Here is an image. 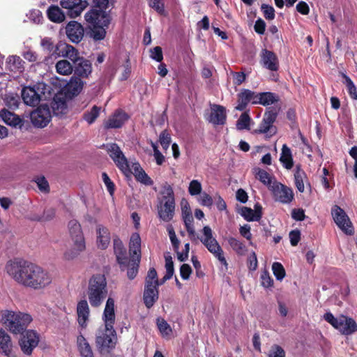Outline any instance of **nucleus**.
Returning a JSON list of instances; mask_svg holds the SVG:
<instances>
[{"label":"nucleus","instance_id":"nucleus-1","mask_svg":"<svg viewBox=\"0 0 357 357\" xmlns=\"http://www.w3.org/2000/svg\"><path fill=\"white\" fill-rule=\"evenodd\" d=\"M5 271L17 283L36 290L45 289L52 282V275L47 271L21 259L8 261Z\"/></svg>","mask_w":357,"mask_h":357},{"label":"nucleus","instance_id":"nucleus-2","mask_svg":"<svg viewBox=\"0 0 357 357\" xmlns=\"http://www.w3.org/2000/svg\"><path fill=\"white\" fill-rule=\"evenodd\" d=\"M105 326L100 328L96 336V344L98 352L102 357H107L115 347L116 333L114 328L115 323L114 300L108 298L102 314Z\"/></svg>","mask_w":357,"mask_h":357},{"label":"nucleus","instance_id":"nucleus-3","mask_svg":"<svg viewBox=\"0 0 357 357\" xmlns=\"http://www.w3.org/2000/svg\"><path fill=\"white\" fill-rule=\"evenodd\" d=\"M94 2L98 8L86 12L84 19L91 29L90 37L98 41L105 38L111 17L107 12L102 10L108 7L109 0H94Z\"/></svg>","mask_w":357,"mask_h":357},{"label":"nucleus","instance_id":"nucleus-4","mask_svg":"<svg viewBox=\"0 0 357 357\" xmlns=\"http://www.w3.org/2000/svg\"><path fill=\"white\" fill-rule=\"evenodd\" d=\"M157 210L158 217L164 222H169L174 216L175 197L172 187L165 183L158 197Z\"/></svg>","mask_w":357,"mask_h":357},{"label":"nucleus","instance_id":"nucleus-5","mask_svg":"<svg viewBox=\"0 0 357 357\" xmlns=\"http://www.w3.org/2000/svg\"><path fill=\"white\" fill-rule=\"evenodd\" d=\"M68 227L73 247L64 252L63 257L66 260H72L85 250L86 241L82 226L77 220H71Z\"/></svg>","mask_w":357,"mask_h":357},{"label":"nucleus","instance_id":"nucleus-6","mask_svg":"<svg viewBox=\"0 0 357 357\" xmlns=\"http://www.w3.org/2000/svg\"><path fill=\"white\" fill-rule=\"evenodd\" d=\"M1 321L11 333L18 334L32 321V317L26 313L6 310L2 312Z\"/></svg>","mask_w":357,"mask_h":357},{"label":"nucleus","instance_id":"nucleus-7","mask_svg":"<svg viewBox=\"0 0 357 357\" xmlns=\"http://www.w3.org/2000/svg\"><path fill=\"white\" fill-rule=\"evenodd\" d=\"M107 294V281L104 275L97 274L89 280L88 298L93 307H98Z\"/></svg>","mask_w":357,"mask_h":357},{"label":"nucleus","instance_id":"nucleus-8","mask_svg":"<svg viewBox=\"0 0 357 357\" xmlns=\"http://www.w3.org/2000/svg\"><path fill=\"white\" fill-rule=\"evenodd\" d=\"M50 86L44 82H38L33 86H25L22 90V98L26 105L37 106L42 100L50 97Z\"/></svg>","mask_w":357,"mask_h":357},{"label":"nucleus","instance_id":"nucleus-9","mask_svg":"<svg viewBox=\"0 0 357 357\" xmlns=\"http://www.w3.org/2000/svg\"><path fill=\"white\" fill-rule=\"evenodd\" d=\"M129 253L130 259L128 263L127 276L130 280H133L137 275L141 259V238L138 233H133L129 243Z\"/></svg>","mask_w":357,"mask_h":357},{"label":"nucleus","instance_id":"nucleus-10","mask_svg":"<svg viewBox=\"0 0 357 357\" xmlns=\"http://www.w3.org/2000/svg\"><path fill=\"white\" fill-rule=\"evenodd\" d=\"M202 233L203 236L199 238L201 242L222 265L227 266V262L224 256V252L217 240L213 236L211 228L209 226H204L202 229Z\"/></svg>","mask_w":357,"mask_h":357},{"label":"nucleus","instance_id":"nucleus-11","mask_svg":"<svg viewBox=\"0 0 357 357\" xmlns=\"http://www.w3.org/2000/svg\"><path fill=\"white\" fill-rule=\"evenodd\" d=\"M40 342V335L34 330L24 331L19 340V345L23 354L31 355Z\"/></svg>","mask_w":357,"mask_h":357},{"label":"nucleus","instance_id":"nucleus-12","mask_svg":"<svg viewBox=\"0 0 357 357\" xmlns=\"http://www.w3.org/2000/svg\"><path fill=\"white\" fill-rule=\"evenodd\" d=\"M106 149L116 165L124 174H127L130 172V166L127 158L121 150L120 147L115 143L107 144Z\"/></svg>","mask_w":357,"mask_h":357},{"label":"nucleus","instance_id":"nucleus-13","mask_svg":"<svg viewBox=\"0 0 357 357\" xmlns=\"http://www.w3.org/2000/svg\"><path fill=\"white\" fill-rule=\"evenodd\" d=\"M331 215L335 224L343 232L348 235L354 234L351 222L343 209L335 205L331 209Z\"/></svg>","mask_w":357,"mask_h":357},{"label":"nucleus","instance_id":"nucleus-14","mask_svg":"<svg viewBox=\"0 0 357 357\" xmlns=\"http://www.w3.org/2000/svg\"><path fill=\"white\" fill-rule=\"evenodd\" d=\"M270 190L276 202L282 204H289L294 199L292 189L277 181H273V185H271Z\"/></svg>","mask_w":357,"mask_h":357},{"label":"nucleus","instance_id":"nucleus-15","mask_svg":"<svg viewBox=\"0 0 357 357\" xmlns=\"http://www.w3.org/2000/svg\"><path fill=\"white\" fill-rule=\"evenodd\" d=\"M276 117L277 113L275 112L273 110L266 112L255 132L265 134L267 137L273 136L277 132L276 128L273 126Z\"/></svg>","mask_w":357,"mask_h":357},{"label":"nucleus","instance_id":"nucleus-16","mask_svg":"<svg viewBox=\"0 0 357 357\" xmlns=\"http://www.w3.org/2000/svg\"><path fill=\"white\" fill-rule=\"evenodd\" d=\"M30 117L34 126L44 128L50 123L52 116L49 107L42 105L31 113Z\"/></svg>","mask_w":357,"mask_h":357},{"label":"nucleus","instance_id":"nucleus-17","mask_svg":"<svg viewBox=\"0 0 357 357\" xmlns=\"http://www.w3.org/2000/svg\"><path fill=\"white\" fill-rule=\"evenodd\" d=\"M60 5L66 10L70 18H76L87 8L89 3L86 0H60Z\"/></svg>","mask_w":357,"mask_h":357},{"label":"nucleus","instance_id":"nucleus-18","mask_svg":"<svg viewBox=\"0 0 357 357\" xmlns=\"http://www.w3.org/2000/svg\"><path fill=\"white\" fill-rule=\"evenodd\" d=\"M66 33L70 41L78 43L84 36V28L80 23L70 21L66 26Z\"/></svg>","mask_w":357,"mask_h":357},{"label":"nucleus","instance_id":"nucleus-19","mask_svg":"<svg viewBox=\"0 0 357 357\" xmlns=\"http://www.w3.org/2000/svg\"><path fill=\"white\" fill-rule=\"evenodd\" d=\"M261 63L271 71H277L279 68V61L276 54L266 49L262 50L261 54Z\"/></svg>","mask_w":357,"mask_h":357},{"label":"nucleus","instance_id":"nucleus-20","mask_svg":"<svg viewBox=\"0 0 357 357\" xmlns=\"http://www.w3.org/2000/svg\"><path fill=\"white\" fill-rule=\"evenodd\" d=\"M77 322L82 329H85L89 321L90 310L86 300L80 301L77 305Z\"/></svg>","mask_w":357,"mask_h":357},{"label":"nucleus","instance_id":"nucleus-21","mask_svg":"<svg viewBox=\"0 0 357 357\" xmlns=\"http://www.w3.org/2000/svg\"><path fill=\"white\" fill-rule=\"evenodd\" d=\"M111 241L110 232L107 227L102 225H96V245L99 249L105 250Z\"/></svg>","mask_w":357,"mask_h":357},{"label":"nucleus","instance_id":"nucleus-22","mask_svg":"<svg viewBox=\"0 0 357 357\" xmlns=\"http://www.w3.org/2000/svg\"><path fill=\"white\" fill-rule=\"evenodd\" d=\"M207 120L213 125H223L226 121L225 107L218 105H212Z\"/></svg>","mask_w":357,"mask_h":357},{"label":"nucleus","instance_id":"nucleus-23","mask_svg":"<svg viewBox=\"0 0 357 357\" xmlns=\"http://www.w3.org/2000/svg\"><path fill=\"white\" fill-rule=\"evenodd\" d=\"M114 250L116 257V260L120 265V268L122 271L126 270L128 266V263L130 257L127 256L126 250L123 245V243L119 240H114Z\"/></svg>","mask_w":357,"mask_h":357},{"label":"nucleus","instance_id":"nucleus-24","mask_svg":"<svg viewBox=\"0 0 357 357\" xmlns=\"http://www.w3.org/2000/svg\"><path fill=\"white\" fill-rule=\"evenodd\" d=\"M256 93L249 89H243L238 95L237 105L236 109L238 111L244 110L248 105L251 102L254 105Z\"/></svg>","mask_w":357,"mask_h":357},{"label":"nucleus","instance_id":"nucleus-25","mask_svg":"<svg viewBox=\"0 0 357 357\" xmlns=\"http://www.w3.org/2000/svg\"><path fill=\"white\" fill-rule=\"evenodd\" d=\"M337 329L342 334L348 335L357 331V324L352 318L340 316Z\"/></svg>","mask_w":357,"mask_h":357},{"label":"nucleus","instance_id":"nucleus-26","mask_svg":"<svg viewBox=\"0 0 357 357\" xmlns=\"http://www.w3.org/2000/svg\"><path fill=\"white\" fill-rule=\"evenodd\" d=\"M59 54L69 59L74 63L79 61L81 58L79 56L78 51L72 45L66 43H61L57 45Z\"/></svg>","mask_w":357,"mask_h":357},{"label":"nucleus","instance_id":"nucleus-27","mask_svg":"<svg viewBox=\"0 0 357 357\" xmlns=\"http://www.w3.org/2000/svg\"><path fill=\"white\" fill-rule=\"evenodd\" d=\"M128 118L129 116L126 112L117 110L105 123V127L107 128H119L128 121Z\"/></svg>","mask_w":357,"mask_h":357},{"label":"nucleus","instance_id":"nucleus-28","mask_svg":"<svg viewBox=\"0 0 357 357\" xmlns=\"http://www.w3.org/2000/svg\"><path fill=\"white\" fill-rule=\"evenodd\" d=\"M158 287L155 284H145L144 302L148 308L151 307L158 298Z\"/></svg>","mask_w":357,"mask_h":357},{"label":"nucleus","instance_id":"nucleus-29","mask_svg":"<svg viewBox=\"0 0 357 357\" xmlns=\"http://www.w3.org/2000/svg\"><path fill=\"white\" fill-rule=\"evenodd\" d=\"M130 172L133 174L137 181L146 185H151L153 184V181L142 168L139 163H132L131 169L130 168V172Z\"/></svg>","mask_w":357,"mask_h":357},{"label":"nucleus","instance_id":"nucleus-30","mask_svg":"<svg viewBox=\"0 0 357 357\" xmlns=\"http://www.w3.org/2000/svg\"><path fill=\"white\" fill-rule=\"evenodd\" d=\"M76 343L80 357H94L93 352L89 342L82 334L80 333L77 336Z\"/></svg>","mask_w":357,"mask_h":357},{"label":"nucleus","instance_id":"nucleus-31","mask_svg":"<svg viewBox=\"0 0 357 357\" xmlns=\"http://www.w3.org/2000/svg\"><path fill=\"white\" fill-rule=\"evenodd\" d=\"M241 215L247 221H258L261 218V206L257 204L255 206V210L248 207H243Z\"/></svg>","mask_w":357,"mask_h":357},{"label":"nucleus","instance_id":"nucleus-32","mask_svg":"<svg viewBox=\"0 0 357 357\" xmlns=\"http://www.w3.org/2000/svg\"><path fill=\"white\" fill-rule=\"evenodd\" d=\"M75 64V73L80 77H88L92 72L91 62L82 57H81L79 61Z\"/></svg>","mask_w":357,"mask_h":357},{"label":"nucleus","instance_id":"nucleus-33","mask_svg":"<svg viewBox=\"0 0 357 357\" xmlns=\"http://www.w3.org/2000/svg\"><path fill=\"white\" fill-rule=\"evenodd\" d=\"M254 105L260 104L262 105H270L279 100V97L271 92H263L256 93Z\"/></svg>","mask_w":357,"mask_h":357},{"label":"nucleus","instance_id":"nucleus-34","mask_svg":"<svg viewBox=\"0 0 357 357\" xmlns=\"http://www.w3.org/2000/svg\"><path fill=\"white\" fill-rule=\"evenodd\" d=\"M12 342L10 335L0 328V352L8 357H11Z\"/></svg>","mask_w":357,"mask_h":357},{"label":"nucleus","instance_id":"nucleus-35","mask_svg":"<svg viewBox=\"0 0 357 357\" xmlns=\"http://www.w3.org/2000/svg\"><path fill=\"white\" fill-rule=\"evenodd\" d=\"M48 19L54 23H61L65 19L64 13L58 6H51L47 10Z\"/></svg>","mask_w":357,"mask_h":357},{"label":"nucleus","instance_id":"nucleus-36","mask_svg":"<svg viewBox=\"0 0 357 357\" xmlns=\"http://www.w3.org/2000/svg\"><path fill=\"white\" fill-rule=\"evenodd\" d=\"M83 87V82L78 77H71L66 85V91L68 94L74 96L78 95Z\"/></svg>","mask_w":357,"mask_h":357},{"label":"nucleus","instance_id":"nucleus-37","mask_svg":"<svg viewBox=\"0 0 357 357\" xmlns=\"http://www.w3.org/2000/svg\"><path fill=\"white\" fill-rule=\"evenodd\" d=\"M24 62L17 56H10L7 60V66L8 69L14 73H20L24 71Z\"/></svg>","mask_w":357,"mask_h":357},{"label":"nucleus","instance_id":"nucleus-38","mask_svg":"<svg viewBox=\"0 0 357 357\" xmlns=\"http://www.w3.org/2000/svg\"><path fill=\"white\" fill-rule=\"evenodd\" d=\"M0 116L9 126H16L22 122L21 119L18 116L5 109L0 111Z\"/></svg>","mask_w":357,"mask_h":357},{"label":"nucleus","instance_id":"nucleus-39","mask_svg":"<svg viewBox=\"0 0 357 357\" xmlns=\"http://www.w3.org/2000/svg\"><path fill=\"white\" fill-rule=\"evenodd\" d=\"M255 174L256 178L259 179L263 184L266 185L270 190L271 185H273V181H276L273 176L268 174L266 171L260 168L255 169Z\"/></svg>","mask_w":357,"mask_h":357},{"label":"nucleus","instance_id":"nucleus-40","mask_svg":"<svg viewBox=\"0 0 357 357\" xmlns=\"http://www.w3.org/2000/svg\"><path fill=\"white\" fill-rule=\"evenodd\" d=\"M280 162L283 164V166L290 169L293 167V160L291 156V150L287 147L286 144L282 146V153L280 158Z\"/></svg>","mask_w":357,"mask_h":357},{"label":"nucleus","instance_id":"nucleus-41","mask_svg":"<svg viewBox=\"0 0 357 357\" xmlns=\"http://www.w3.org/2000/svg\"><path fill=\"white\" fill-rule=\"evenodd\" d=\"M56 73L62 75H70L73 70L72 64L67 60H60L56 62Z\"/></svg>","mask_w":357,"mask_h":357},{"label":"nucleus","instance_id":"nucleus-42","mask_svg":"<svg viewBox=\"0 0 357 357\" xmlns=\"http://www.w3.org/2000/svg\"><path fill=\"white\" fill-rule=\"evenodd\" d=\"M186 228V230L189 234L190 238L192 241H196L198 237L196 235L195 229L194 227L193 222L194 219L192 215H187L182 218Z\"/></svg>","mask_w":357,"mask_h":357},{"label":"nucleus","instance_id":"nucleus-43","mask_svg":"<svg viewBox=\"0 0 357 357\" xmlns=\"http://www.w3.org/2000/svg\"><path fill=\"white\" fill-rule=\"evenodd\" d=\"M52 108L55 115L64 114L67 109L66 102L63 98L56 96L54 98L52 103Z\"/></svg>","mask_w":357,"mask_h":357},{"label":"nucleus","instance_id":"nucleus-44","mask_svg":"<svg viewBox=\"0 0 357 357\" xmlns=\"http://www.w3.org/2000/svg\"><path fill=\"white\" fill-rule=\"evenodd\" d=\"M228 243L236 254L239 255H245L246 246L240 240L234 237H229L228 238Z\"/></svg>","mask_w":357,"mask_h":357},{"label":"nucleus","instance_id":"nucleus-45","mask_svg":"<svg viewBox=\"0 0 357 357\" xmlns=\"http://www.w3.org/2000/svg\"><path fill=\"white\" fill-rule=\"evenodd\" d=\"M156 324L158 328L163 337H169L171 335L172 329L170 325L163 318H158Z\"/></svg>","mask_w":357,"mask_h":357},{"label":"nucleus","instance_id":"nucleus-46","mask_svg":"<svg viewBox=\"0 0 357 357\" xmlns=\"http://www.w3.org/2000/svg\"><path fill=\"white\" fill-rule=\"evenodd\" d=\"M305 178L306 174L305 172L297 167L294 173V181L298 190L301 192H303L305 190L304 181Z\"/></svg>","mask_w":357,"mask_h":357},{"label":"nucleus","instance_id":"nucleus-47","mask_svg":"<svg viewBox=\"0 0 357 357\" xmlns=\"http://www.w3.org/2000/svg\"><path fill=\"white\" fill-rule=\"evenodd\" d=\"M55 216V209L53 208H49L44 211L42 215L33 214L30 217V219L36 221H50L52 220Z\"/></svg>","mask_w":357,"mask_h":357},{"label":"nucleus","instance_id":"nucleus-48","mask_svg":"<svg viewBox=\"0 0 357 357\" xmlns=\"http://www.w3.org/2000/svg\"><path fill=\"white\" fill-rule=\"evenodd\" d=\"M149 7L156 11L159 15L167 16V13L165 9L163 0H147Z\"/></svg>","mask_w":357,"mask_h":357},{"label":"nucleus","instance_id":"nucleus-49","mask_svg":"<svg viewBox=\"0 0 357 357\" xmlns=\"http://www.w3.org/2000/svg\"><path fill=\"white\" fill-rule=\"evenodd\" d=\"M342 76L344 79V84L346 85L351 98L354 100H357V88L354 85L353 81L344 73H342Z\"/></svg>","mask_w":357,"mask_h":357},{"label":"nucleus","instance_id":"nucleus-50","mask_svg":"<svg viewBox=\"0 0 357 357\" xmlns=\"http://www.w3.org/2000/svg\"><path fill=\"white\" fill-rule=\"evenodd\" d=\"M100 107L94 105L91 110L86 111L84 114V119L89 123L92 124L98 117L100 112Z\"/></svg>","mask_w":357,"mask_h":357},{"label":"nucleus","instance_id":"nucleus-51","mask_svg":"<svg viewBox=\"0 0 357 357\" xmlns=\"http://www.w3.org/2000/svg\"><path fill=\"white\" fill-rule=\"evenodd\" d=\"M251 119L248 114L243 113L236 122L237 130H250V122Z\"/></svg>","mask_w":357,"mask_h":357},{"label":"nucleus","instance_id":"nucleus-52","mask_svg":"<svg viewBox=\"0 0 357 357\" xmlns=\"http://www.w3.org/2000/svg\"><path fill=\"white\" fill-rule=\"evenodd\" d=\"M272 271L278 280L281 281L286 275L283 266L279 262H274L272 265Z\"/></svg>","mask_w":357,"mask_h":357},{"label":"nucleus","instance_id":"nucleus-53","mask_svg":"<svg viewBox=\"0 0 357 357\" xmlns=\"http://www.w3.org/2000/svg\"><path fill=\"white\" fill-rule=\"evenodd\" d=\"M166 274L164 276V280H169L174 274V263L170 256L165 257Z\"/></svg>","mask_w":357,"mask_h":357},{"label":"nucleus","instance_id":"nucleus-54","mask_svg":"<svg viewBox=\"0 0 357 357\" xmlns=\"http://www.w3.org/2000/svg\"><path fill=\"white\" fill-rule=\"evenodd\" d=\"M202 184L198 180L190 181L188 187L189 194L192 196L198 195L202 192Z\"/></svg>","mask_w":357,"mask_h":357},{"label":"nucleus","instance_id":"nucleus-55","mask_svg":"<svg viewBox=\"0 0 357 357\" xmlns=\"http://www.w3.org/2000/svg\"><path fill=\"white\" fill-rule=\"evenodd\" d=\"M146 284H155L156 286L160 285L159 281L158 280V274L154 268H151L149 269L146 278Z\"/></svg>","mask_w":357,"mask_h":357},{"label":"nucleus","instance_id":"nucleus-56","mask_svg":"<svg viewBox=\"0 0 357 357\" xmlns=\"http://www.w3.org/2000/svg\"><path fill=\"white\" fill-rule=\"evenodd\" d=\"M159 142L163 149L167 150L171 143V136L167 130L162 131L159 137Z\"/></svg>","mask_w":357,"mask_h":357},{"label":"nucleus","instance_id":"nucleus-57","mask_svg":"<svg viewBox=\"0 0 357 357\" xmlns=\"http://www.w3.org/2000/svg\"><path fill=\"white\" fill-rule=\"evenodd\" d=\"M167 231H168L169 237L170 241L172 244V246H173L174 250L177 251L179 248L180 241L177 238V237L176 236V233H175L174 228L172 227V225H169L167 227Z\"/></svg>","mask_w":357,"mask_h":357},{"label":"nucleus","instance_id":"nucleus-58","mask_svg":"<svg viewBox=\"0 0 357 357\" xmlns=\"http://www.w3.org/2000/svg\"><path fill=\"white\" fill-rule=\"evenodd\" d=\"M261 9L266 20H272L275 18V10L273 6L264 3L261 6Z\"/></svg>","mask_w":357,"mask_h":357},{"label":"nucleus","instance_id":"nucleus-59","mask_svg":"<svg viewBox=\"0 0 357 357\" xmlns=\"http://www.w3.org/2000/svg\"><path fill=\"white\" fill-rule=\"evenodd\" d=\"M6 105L11 109H15L19 105V97L17 95H6L4 99Z\"/></svg>","mask_w":357,"mask_h":357},{"label":"nucleus","instance_id":"nucleus-60","mask_svg":"<svg viewBox=\"0 0 357 357\" xmlns=\"http://www.w3.org/2000/svg\"><path fill=\"white\" fill-rule=\"evenodd\" d=\"M35 181L41 192H48L50 191L49 183L44 176H38L36 178Z\"/></svg>","mask_w":357,"mask_h":357},{"label":"nucleus","instance_id":"nucleus-61","mask_svg":"<svg viewBox=\"0 0 357 357\" xmlns=\"http://www.w3.org/2000/svg\"><path fill=\"white\" fill-rule=\"evenodd\" d=\"M199 195V202L201 205L207 207H211L213 205V202L211 196L205 192H201Z\"/></svg>","mask_w":357,"mask_h":357},{"label":"nucleus","instance_id":"nucleus-62","mask_svg":"<svg viewBox=\"0 0 357 357\" xmlns=\"http://www.w3.org/2000/svg\"><path fill=\"white\" fill-rule=\"evenodd\" d=\"M150 52V57L152 59L158 62H161L162 60L163 59L162 51L160 47H155L154 48L151 50Z\"/></svg>","mask_w":357,"mask_h":357},{"label":"nucleus","instance_id":"nucleus-63","mask_svg":"<svg viewBox=\"0 0 357 357\" xmlns=\"http://www.w3.org/2000/svg\"><path fill=\"white\" fill-rule=\"evenodd\" d=\"M268 357H285V353L281 347L275 344L271 347Z\"/></svg>","mask_w":357,"mask_h":357},{"label":"nucleus","instance_id":"nucleus-64","mask_svg":"<svg viewBox=\"0 0 357 357\" xmlns=\"http://www.w3.org/2000/svg\"><path fill=\"white\" fill-rule=\"evenodd\" d=\"M102 178L105 186L107 187L108 192L111 195H112L114 192V183L111 181V179L105 172H103L102 174Z\"/></svg>","mask_w":357,"mask_h":357}]
</instances>
